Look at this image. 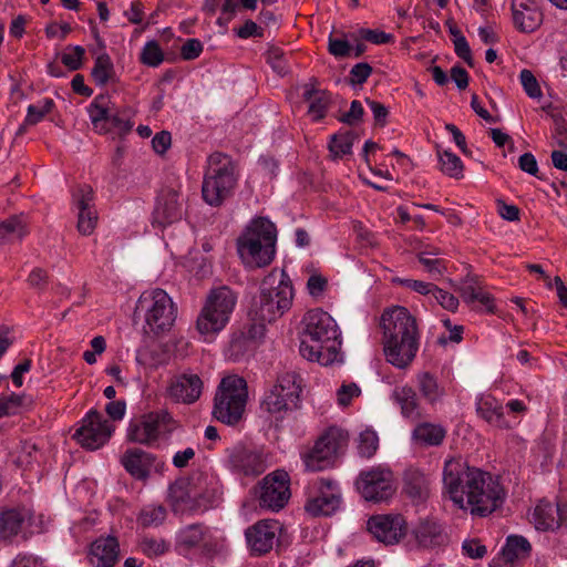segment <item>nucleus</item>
<instances>
[{"label": "nucleus", "mask_w": 567, "mask_h": 567, "mask_svg": "<svg viewBox=\"0 0 567 567\" xmlns=\"http://www.w3.org/2000/svg\"><path fill=\"white\" fill-rule=\"evenodd\" d=\"M383 351L389 363L399 369L408 368L420 347L416 318L402 306L384 309L381 315Z\"/></svg>", "instance_id": "nucleus-1"}, {"label": "nucleus", "mask_w": 567, "mask_h": 567, "mask_svg": "<svg viewBox=\"0 0 567 567\" xmlns=\"http://www.w3.org/2000/svg\"><path fill=\"white\" fill-rule=\"evenodd\" d=\"M300 354L321 365L339 361L341 333L336 320L322 309L309 310L301 321Z\"/></svg>", "instance_id": "nucleus-2"}, {"label": "nucleus", "mask_w": 567, "mask_h": 567, "mask_svg": "<svg viewBox=\"0 0 567 567\" xmlns=\"http://www.w3.org/2000/svg\"><path fill=\"white\" fill-rule=\"evenodd\" d=\"M293 287L285 269H272L260 282L258 295L252 299L249 315L258 322L254 329H264L281 318L292 306Z\"/></svg>", "instance_id": "nucleus-3"}, {"label": "nucleus", "mask_w": 567, "mask_h": 567, "mask_svg": "<svg viewBox=\"0 0 567 567\" xmlns=\"http://www.w3.org/2000/svg\"><path fill=\"white\" fill-rule=\"evenodd\" d=\"M277 229L268 218L252 219L237 239L243 262L250 268L268 266L276 255Z\"/></svg>", "instance_id": "nucleus-4"}, {"label": "nucleus", "mask_w": 567, "mask_h": 567, "mask_svg": "<svg viewBox=\"0 0 567 567\" xmlns=\"http://www.w3.org/2000/svg\"><path fill=\"white\" fill-rule=\"evenodd\" d=\"M202 185L203 199L213 207L220 206L231 196L238 182L236 163L224 153H213Z\"/></svg>", "instance_id": "nucleus-5"}, {"label": "nucleus", "mask_w": 567, "mask_h": 567, "mask_svg": "<svg viewBox=\"0 0 567 567\" xmlns=\"http://www.w3.org/2000/svg\"><path fill=\"white\" fill-rule=\"evenodd\" d=\"M135 315L143 317V330L146 334L159 336L174 326L176 308L167 292L156 288L140 296Z\"/></svg>", "instance_id": "nucleus-6"}, {"label": "nucleus", "mask_w": 567, "mask_h": 567, "mask_svg": "<svg viewBox=\"0 0 567 567\" xmlns=\"http://www.w3.org/2000/svg\"><path fill=\"white\" fill-rule=\"evenodd\" d=\"M248 400L247 382L238 375L221 379L215 398L213 415L227 425H236L244 415Z\"/></svg>", "instance_id": "nucleus-7"}, {"label": "nucleus", "mask_w": 567, "mask_h": 567, "mask_svg": "<svg viewBox=\"0 0 567 567\" xmlns=\"http://www.w3.org/2000/svg\"><path fill=\"white\" fill-rule=\"evenodd\" d=\"M302 379L296 372L281 373L277 383L265 394L261 409L275 417L282 420L288 412L299 408Z\"/></svg>", "instance_id": "nucleus-8"}, {"label": "nucleus", "mask_w": 567, "mask_h": 567, "mask_svg": "<svg viewBox=\"0 0 567 567\" xmlns=\"http://www.w3.org/2000/svg\"><path fill=\"white\" fill-rule=\"evenodd\" d=\"M348 443V434L337 427H330L315 443L301 453L307 471H323L334 465L339 454Z\"/></svg>", "instance_id": "nucleus-9"}, {"label": "nucleus", "mask_w": 567, "mask_h": 567, "mask_svg": "<svg viewBox=\"0 0 567 567\" xmlns=\"http://www.w3.org/2000/svg\"><path fill=\"white\" fill-rule=\"evenodd\" d=\"M176 426L175 420L167 411L151 412L130 422L126 439L133 443L152 446L159 437H167Z\"/></svg>", "instance_id": "nucleus-10"}, {"label": "nucleus", "mask_w": 567, "mask_h": 567, "mask_svg": "<svg viewBox=\"0 0 567 567\" xmlns=\"http://www.w3.org/2000/svg\"><path fill=\"white\" fill-rule=\"evenodd\" d=\"M472 483L474 487L465 502V509L470 508L472 515L485 517L502 505L504 489L489 473L481 470L477 478H473Z\"/></svg>", "instance_id": "nucleus-11"}, {"label": "nucleus", "mask_w": 567, "mask_h": 567, "mask_svg": "<svg viewBox=\"0 0 567 567\" xmlns=\"http://www.w3.org/2000/svg\"><path fill=\"white\" fill-rule=\"evenodd\" d=\"M481 470L470 466L462 458L447 460L443 468V484L450 499L461 509H465V502L474 487L473 478H477Z\"/></svg>", "instance_id": "nucleus-12"}, {"label": "nucleus", "mask_w": 567, "mask_h": 567, "mask_svg": "<svg viewBox=\"0 0 567 567\" xmlns=\"http://www.w3.org/2000/svg\"><path fill=\"white\" fill-rule=\"evenodd\" d=\"M342 502L338 484L329 478H318L308 487L306 512L313 516H330L338 511Z\"/></svg>", "instance_id": "nucleus-13"}, {"label": "nucleus", "mask_w": 567, "mask_h": 567, "mask_svg": "<svg viewBox=\"0 0 567 567\" xmlns=\"http://www.w3.org/2000/svg\"><path fill=\"white\" fill-rule=\"evenodd\" d=\"M177 543L186 549L199 548L202 554L207 557H214L226 548L225 537L217 535L202 523L182 528L177 536Z\"/></svg>", "instance_id": "nucleus-14"}, {"label": "nucleus", "mask_w": 567, "mask_h": 567, "mask_svg": "<svg viewBox=\"0 0 567 567\" xmlns=\"http://www.w3.org/2000/svg\"><path fill=\"white\" fill-rule=\"evenodd\" d=\"M114 425L96 410H90L73 434L76 442L91 451L103 446L111 437Z\"/></svg>", "instance_id": "nucleus-15"}, {"label": "nucleus", "mask_w": 567, "mask_h": 567, "mask_svg": "<svg viewBox=\"0 0 567 567\" xmlns=\"http://www.w3.org/2000/svg\"><path fill=\"white\" fill-rule=\"evenodd\" d=\"M357 488L365 501L375 503L385 501L394 493L392 472L381 467L361 472Z\"/></svg>", "instance_id": "nucleus-16"}, {"label": "nucleus", "mask_w": 567, "mask_h": 567, "mask_svg": "<svg viewBox=\"0 0 567 567\" xmlns=\"http://www.w3.org/2000/svg\"><path fill=\"white\" fill-rule=\"evenodd\" d=\"M231 471L244 476H259L268 467L266 455L255 447L236 444L227 450Z\"/></svg>", "instance_id": "nucleus-17"}, {"label": "nucleus", "mask_w": 567, "mask_h": 567, "mask_svg": "<svg viewBox=\"0 0 567 567\" xmlns=\"http://www.w3.org/2000/svg\"><path fill=\"white\" fill-rule=\"evenodd\" d=\"M290 497L289 477L284 471H275L260 484L259 505L271 511L281 509Z\"/></svg>", "instance_id": "nucleus-18"}, {"label": "nucleus", "mask_w": 567, "mask_h": 567, "mask_svg": "<svg viewBox=\"0 0 567 567\" xmlns=\"http://www.w3.org/2000/svg\"><path fill=\"white\" fill-rule=\"evenodd\" d=\"M367 528L378 542L394 545L406 535L408 524L400 514H380L368 519Z\"/></svg>", "instance_id": "nucleus-19"}, {"label": "nucleus", "mask_w": 567, "mask_h": 567, "mask_svg": "<svg viewBox=\"0 0 567 567\" xmlns=\"http://www.w3.org/2000/svg\"><path fill=\"white\" fill-rule=\"evenodd\" d=\"M72 203L78 210L76 228L79 233L83 236L91 235L99 219L93 188L86 184L76 186L72 190Z\"/></svg>", "instance_id": "nucleus-20"}, {"label": "nucleus", "mask_w": 567, "mask_h": 567, "mask_svg": "<svg viewBox=\"0 0 567 567\" xmlns=\"http://www.w3.org/2000/svg\"><path fill=\"white\" fill-rule=\"evenodd\" d=\"M184 213V200L179 190L175 187H164L156 198L153 212V224L166 227L182 219Z\"/></svg>", "instance_id": "nucleus-21"}, {"label": "nucleus", "mask_w": 567, "mask_h": 567, "mask_svg": "<svg viewBox=\"0 0 567 567\" xmlns=\"http://www.w3.org/2000/svg\"><path fill=\"white\" fill-rule=\"evenodd\" d=\"M278 529V522L272 519H262L248 527L245 537L250 554L262 556L269 553L277 540Z\"/></svg>", "instance_id": "nucleus-22"}, {"label": "nucleus", "mask_w": 567, "mask_h": 567, "mask_svg": "<svg viewBox=\"0 0 567 567\" xmlns=\"http://www.w3.org/2000/svg\"><path fill=\"white\" fill-rule=\"evenodd\" d=\"M542 0H512L514 25L525 33L537 30L543 23Z\"/></svg>", "instance_id": "nucleus-23"}, {"label": "nucleus", "mask_w": 567, "mask_h": 567, "mask_svg": "<svg viewBox=\"0 0 567 567\" xmlns=\"http://www.w3.org/2000/svg\"><path fill=\"white\" fill-rule=\"evenodd\" d=\"M567 520V504L540 499L534 508L532 522L538 530H555Z\"/></svg>", "instance_id": "nucleus-24"}, {"label": "nucleus", "mask_w": 567, "mask_h": 567, "mask_svg": "<svg viewBox=\"0 0 567 567\" xmlns=\"http://www.w3.org/2000/svg\"><path fill=\"white\" fill-rule=\"evenodd\" d=\"M203 391V381L198 374L184 372L172 379L168 386L169 395L186 404L197 401Z\"/></svg>", "instance_id": "nucleus-25"}, {"label": "nucleus", "mask_w": 567, "mask_h": 567, "mask_svg": "<svg viewBox=\"0 0 567 567\" xmlns=\"http://www.w3.org/2000/svg\"><path fill=\"white\" fill-rule=\"evenodd\" d=\"M120 555V545L115 537L97 538L92 543L89 559L94 567H113Z\"/></svg>", "instance_id": "nucleus-26"}, {"label": "nucleus", "mask_w": 567, "mask_h": 567, "mask_svg": "<svg viewBox=\"0 0 567 567\" xmlns=\"http://www.w3.org/2000/svg\"><path fill=\"white\" fill-rule=\"evenodd\" d=\"M155 457L141 449L126 450L121 456V464L125 471L136 480L144 481L150 476Z\"/></svg>", "instance_id": "nucleus-27"}, {"label": "nucleus", "mask_w": 567, "mask_h": 567, "mask_svg": "<svg viewBox=\"0 0 567 567\" xmlns=\"http://www.w3.org/2000/svg\"><path fill=\"white\" fill-rule=\"evenodd\" d=\"M476 412L480 417L493 426L498 429L512 427V424L504 416L502 403L491 394L477 399Z\"/></svg>", "instance_id": "nucleus-28"}, {"label": "nucleus", "mask_w": 567, "mask_h": 567, "mask_svg": "<svg viewBox=\"0 0 567 567\" xmlns=\"http://www.w3.org/2000/svg\"><path fill=\"white\" fill-rule=\"evenodd\" d=\"M391 399L400 406L403 417L416 421L421 417V406L415 390L410 385H398Z\"/></svg>", "instance_id": "nucleus-29"}, {"label": "nucleus", "mask_w": 567, "mask_h": 567, "mask_svg": "<svg viewBox=\"0 0 567 567\" xmlns=\"http://www.w3.org/2000/svg\"><path fill=\"white\" fill-rule=\"evenodd\" d=\"M413 535L419 546L425 548L441 546L446 540L442 526L429 518L420 520L413 529Z\"/></svg>", "instance_id": "nucleus-30"}, {"label": "nucleus", "mask_w": 567, "mask_h": 567, "mask_svg": "<svg viewBox=\"0 0 567 567\" xmlns=\"http://www.w3.org/2000/svg\"><path fill=\"white\" fill-rule=\"evenodd\" d=\"M302 99L309 103L308 113L313 121H320L326 116L331 101L327 91L316 89L312 84H305Z\"/></svg>", "instance_id": "nucleus-31"}, {"label": "nucleus", "mask_w": 567, "mask_h": 567, "mask_svg": "<svg viewBox=\"0 0 567 567\" xmlns=\"http://www.w3.org/2000/svg\"><path fill=\"white\" fill-rule=\"evenodd\" d=\"M30 518L25 508H8L0 513V536L4 539L17 536Z\"/></svg>", "instance_id": "nucleus-32"}, {"label": "nucleus", "mask_w": 567, "mask_h": 567, "mask_svg": "<svg viewBox=\"0 0 567 567\" xmlns=\"http://www.w3.org/2000/svg\"><path fill=\"white\" fill-rule=\"evenodd\" d=\"M229 318L221 317L219 312L205 302L197 321L196 327L200 334L215 336L220 332L228 323Z\"/></svg>", "instance_id": "nucleus-33"}, {"label": "nucleus", "mask_w": 567, "mask_h": 567, "mask_svg": "<svg viewBox=\"0 0 567 567\" xmlns=\"http://www.w3.org/2000/svg\"><path fill=\"white\" fill-rule=\"evenodd\" d=\"M206 303L212 306L221 317L230 318L237 303V295L229 287L220 286L210 290Z\"/></svg>", "instance_id": "nucleus-34"}, {"label": "nucleus", "mask_w": 567, "mask_h": 567, "mask_svg": "<svg viewBox=\"0 0 567 567\" xmlns=\"http://www.w3.org/2000/svg\"><path fill=\"white\" fill-rule=\"evenodd\" d=\"M111 100L106 94H100L94 97L89 106V115L93 128L100 134H107V114L111 111Z\"/></svg>", "instance_id": "nucleus-35"}, {"label": "nucleus", "mask_w": 567, "mask_h": 567, "mask_svg": "<svg viewBox=\"0 0 567 567\" xmlns=\"http://www.w3.org/2000/svg\"><path fill=\"white\" fill-rule=\"evenodd\" d=\"M446 435L445 429L440 424L423 422L413 430V437L423 445L439 446Z\"/></svg>", "instance_id": "nucleus-36"}, {"label": "nucleus", "mask_w": 567, "mask_h": 567, "mask_svg": "<svg viewBox=\"0 0 567 567\" xmlns=\"http://www.w3.org/2000/svg\"><path fill=\"white\" fill-rule=\"evenodd\" d=\"M532 545L527 538L520 535H509L502 548V556L506 561L527 558L530 556Z\"/></svg>", "instance_id": "nucleus-37"}, {"label": "nucleus", "mask_w": 567, "mask_h": 567, "mask_svg": "<svg viewBox=\"0 0 567 567\" xmlns=\"http://www.w3.org/2000/svg\"><path fill=\"white\" fill-rule=\"evenodd\" d=\"M404 491L415 501H424L429 496V481L419 471H411L404 477Z\"/></svg>", "instance_id": "nucleus-38"}, {"label": "nucleus", "mask_w": 567, "mask_h": 567, "mask_svg": "<svg viewBox=\"0 0 567 567\" xmlns=\"http://www.w3.org/2000/svg\"><path fill=\"white\" fill-rule=\"evenodd\" d=\"M91 76L96 85L104 86L115 79L114 64L107 53L96 56Z\"/></svg>", "instance_id": "nucleus-39"}, {"label": "nucleus", "mask_w": 567, "mask_h": 567, "mask_svg": "<svg viewBox=\"0 0 567 567\" xmlns=\"http://www.w3.org/2000/svg\"><path fill=\"white\" fill-rule=\"evenodd\" d=\"M417 388L422 396L430 403H435L445 393L444 388L437 382V379L430 372L417 374Z\"/></svg>", "instance_id": "nucleus-40"}, {"label": "nucleus", "mask_w": 567, "mask_h": 567, "mask_svg": "<svg viewBox=\"0 0 567 567\" xmlns=\"http://www.w3.org/2000/svg\"><path fill=\"white\" fill-rule=\"evenodd\" d=\"M133 122L130 118V114L126 110H113L107 114V133L123 136L128 134L133 128Z\"/></svg>", "instance_id": "nucleus-41"}, {"label": "nucleus", "mask_w": 567, "mask_h": 567, "mask_svg": "<svg viewBox=\"0 0 567 567\" xmlns=\"http://www.w3.org/2000/svg\"><path fill=\"white\" fill-rule=\"evenodd\" d=\"M167 515L166 508L162 505H146L144 506L138 516L137 523L144 527H157L165 520Z\"/></svg>", "instance_id": "nucleus-42"}, {"label": "nucleus", "mask_w": 567, "mask_h": 567, "mask_svg": "<svg viewBox=\"0 0 567 567\" xmlns=\"http://www.w3.org/2000/svg\"><path fill=\"white\" fill-rule=\"evenodd\" d=\"M439 161L441 164V171L450 177L462 178L464 166L461 158L450 151H439Z\"/></svg>", "instance_id": "nucleus-43"}, {"label": "nucleus", "mask_w": 567, "mask_h": 567, "mask_svg": "<svg viewBox=\"0 0 567 567\" xmlns=\"http://www.w3.org/2000/svg\"><path fill=\"white\" fill-rule=\"evenodd\" d=\"M440 255L437 248L429 250H422L417 254L419 261L424 266L431 276L434 278L441 277L446 269L444 260L440 258H433V256Z\"/></svg>", "instance_id": "nucleus-44"}, {"label": "nucleus", "mask_w": 567, "mask_h": 567, "mask_svg": "<svg viewBox=\"0 0 567 567\" xmlns=\"http://www.w3.org/2000/svg\"><path fill=\"white\" fill-rule=\"evenodd\" d=\"M353 133L349 131L334 134L329 143V151L332 154L333 158H341L344 155L350 154L353 145Z\"/></svg>", "instance_id": "nucleus-45"}, {"label": "nucleus", "mask_w": 567, "mask_h": 567, "mask_svg": "<svg viewBox=\"0 0 567 567\" xmlns=\"http://www.w3.org/2000/svg\"><path fill=\"white\" fill-rule=\"evenodd\" d=\"M25 235V225L18 217H11L0 223V244L13 238L22 239Z\"/></svg>", "instance_id": "nucleus-46"}, {"label": "nucleus", "mask_w": 567, "mask_h": 567, "mask_svg": "<svg viewBox=\"0 0 567 567\" xmlns=\"http://www.w3.org/2000/svg\"><path fill=\"white\" fill-rule=\"evenodd\" d=\"M140 61L142 64L151 68H157L163 63L164 52L157 41L151 40L145 43L140 53Z\"/></svg>", "instance_id": "nucleus-47"}, {"label": "nucleus", "mask_w": 567, "mask_h": 567, "mask_svg": "<svg viewBox=\"0 0 567 567\" xmlns=\"http://www.w3.org/2000/svg\"><path fill=\"white\" fill-rule=\"evenodd\" d=\"M54 102L52 99H43L38 104H31L28 106L27 116L24 120L25 125H35L39 123L48 113L52 111Z\"/></svg>", "instance_id": "nucleus-48"}, {"label": "nucleus", "mask_w": 567, "mask_h": 567, "mask_svg": "<svg viewBox=\"0 0 567 567\" xmlns=\"http://www.w3.org/2000/svg\"><path fill=\"white\" fill-rule=\"evenodd\" d=\"M140 548L147 557H157L169 550V543L163 538L144 537L140 543Z\"/></svg>", "instance_id": "nucleus-49"}, {"label": "nucleus", "mask_w": 567, "mask_h": 567, "mask_svg": "<svg viewBox=\"0 0 567 567\" xmlns=\"http://www.w3.org/2000/svg\"><path fill=\"white\" fill-rule=\"evenodd\" d=\"M379 446V437L372 430H365L360 433L358 441L359 454L363 457H371L374 455Z\"/></svg>", "instance_id": "nucleus-50"}, {"label": "nucleus", "mask_w": 567, "mask_h": 567, "mask_svg": "<svg viewBox=\"0 0 567 567\" xmlns=\"http://www.w3.org/2000/svg\"><path fill=\"white\" fill-rule=\"evenodd\" d=\"M85 49L81 45H70L61 55V62L70 70L76 71L83 65Z\"/></svg>", "instance_id": "nucleus-51"}, {"label": "nucleus", "mask_w": 567, "mask_h": 567, "mask_svg": "<svg viewBox=\"0 0 567 567\" xmlns=\"http://www.w3.org/2000/svg\"><path fill=\"white\" fill-rule=\"evenodd\" d=\"M24 400V395L16 393L0 396V419L17 414L23 405Z\"/></svg>", "instance_id": "nucleus-52"}, {"label": "nucleus", "mask_w": 567, "mask_h": 567, "mask_svg": "<svg viewBox=\"0 0 567 567\" xmlns=\"http://www.w3.org/2000/svg\"><path fill=\"white\" fill-rule=\"evenodd\" d=\"M520 83L526 94L532 99H539L542 96V90L539 84L532 71L524 69L519 74Z\"/></svg>", "instance_id": "nucleus-53"}, {"label": "nucleus", "mask_w": 567, "mask_h": 567, "mask_svg": "<svg viewBox=\"0 0 567 567\" xmlns=\"http://www.w3.org/2000/svg\"><path fill=\"white\" fill-rule=\"evenodd\" d=\"M481 286L480 281L476 277L466 276L460 282L457 287V291L460 292L463 301L470 306H473V295Z\"/></svg>", "instance_id": "nucleus-54"}, {"label": "nucleus", "mask_w": 567, "mask_h": 567, "mask_svg": "<svg viewBox=\"0 0 567 567\" xmlns=\"http://www.w3.org/2000/svg\"><path fill=\"white\" fill-rule=\"evenodd\" d=\"M372 66L367 62H360L354 64L349 74V83L351 85H361L372 74Z\"/></svg>", "instance_id": "nucleus-55"}, {"label": "nucleus", "mask_w": 567, "mask_h": 567, "mask_svg": "<svg viewBox=\"0 0 567 567\" xmlns=\"http://www.w3.org/2000/svg\"><path fill=\"white\" fill-rule=\"evenodd\" d=\"M393 284L406 287L420 295H429L434 289V285L421 280L408 279V278H399L395 277L392 279Z\"/></svg>", "instance_id": "nucleus-56"}, {"label": "nucleus", "mask_w": 567, "mask_h": 567, "mask_svg": "<svg viewBox=\"0 0 567 567\" xmlns=\"http://www.w3.org/2000/svg\"><path fill=\"white\" fill-rule=\"evenodd\" d=\"M435 300L446 310L456 311L458 307V299L452 293L439 288L434 285V289L431 292Z\"/></svg>", "instance_id": "nucleus-57"}, {"label": "nucleus", "mask_w": 567, "mask_h": 567, "mask_svg": "<svg viewBox=\"0 0 567 567\" xmlns=\"http://www.w3.org/2000/svg\"><path fill=\"white\" fill-rule=\"evenodd\" d=\"M328 51L336 58H346L350 55L351 45L346 39L333 38L328 39Z\"/></svg>", "instance_id": "nucleus-58"}, {"label": "nucleus", "mask_w": 567, "mask_h": 567, "mask_svg": "<svg viewBox=\"0 0 567 567\" xmlns=\"http://www.w3.org/2000/svg\"><path fill=\"white\" fill-rule=\"evenodd\" d=\"M203 52V43L198 39H187L181 48V56L185 61L197 59Z\"/></svg>", "instance_id": "nucleus-59"}, {"label": "nucleus", "mask_w": 567, "mask_h": 567, "mask_svg": "<svg viewBox=\"0 0 567 567\" xmlns=\"http://www.w3.org/2000/svg\"><path fill=\"white\" fill-rule=\"evenodd\" d=\"M267 61L278 74L284 75L288 72L285 55L280 49L274 48L269 50L267 53Z\"/></svg>", "instance_id": "nucleus-60"}, {"label": "nucleus", "mask_w": 567, "mask_h": 567, "mask_svg": "<svg viewBox=\"0 0 567 567\" xmlns=\"http://www.w3.org/2000/svg\"><path fill=\"white\" fill-rule=\"evenodd\" d=\"M363 114H364V110L362 107L361 102L358 100H354L351 102L350 110L348 112L343 113L339 117V121L352 126L362 120Z\"/></svg>", "instance_id": "nucleus-61"}, {"label": "nucleus", "mask_w": 567, "mask_h": 567, "mask_svg": "<svg viewBox=\"0 0 567 567\" xmlns=\"http://www.w3.org/2000/svg\"><path fill=\"white\" fill-rule=\"evenodd\" d=\"M361 393L360 388L355 383L342 384L337 391L338 403L342 406L350 404L351 400L359 396Z\"/></svg>", "instance_id": "nucleus-62"}, {"label": "nucleus", "mask_w": 567, "mask_h": 567, "mask_svg": "<svg viewBox=\"0 0 567 567\" xmlns=\"http://www.w3.org/2000/svg\"><path fill=\"white\" fill-rule=\"evenodd\" d=\"M328 287L326 277L319 274H313L308 278L307 290L311 297H320Z\"/></svg>", "instance_id": "nucleus-63"}, {"label": "nucleus", "mask_w": 567, "mask_h": 567, "mask_svg": "<svg viewBox=\"0 0 567 567\" xmlns=\"http://www.w3.org/2000/svg\"><path fill=\"white\" fill-rule=\"evenodd\" d=\"M360 35L365 41H369L374 44H385L392 41L393 37L390 33H385L380 30L372 29H360Z\"/></svg>", "instance_id": "nucleus-64"}]
</instances>
